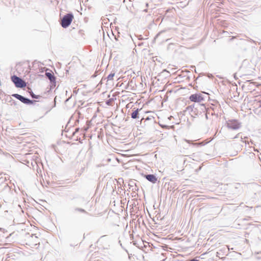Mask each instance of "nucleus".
Segmentation results:
<instances>
[{"label": "nucleus", "instance_id": "9d476101", "mask_svg": "<svg viewBox=\"0 0 261 261\" xmlns=\"http://www.w3.org/2000/svg\"><path fill=\"white\" fill-rule=\"evenodd\" d=\"M213 110H211V109H209L208 108L206 110V114H205V116H206V118L207 119L208 118V115H214V112H213Z\"/></svg>", "mask_w": 261, "mask_h": 261}, {"label": "nucleus", "instance_id": "f257e3e1", "mask_svg": "<svg viewBox=\"0 0 261 261\" xmlns=\"http://www.w3.org/2000/svg\"><path fill=\"white\" fill-rule=\"evenodd\" d=\"M46 97L34 94V108L37 111L38 107L40 106L41 109L42 113L40 117H42L45 114V108L46 106Z\"/></svg>", "mask_w": 261, "mask_h": 261}, {"label": "nucleus", "instance_id": "20e7f679", "mask_svg": "<svg viewBox=\"0 0 261 261\" xmlns=\"http://www.w3.org/2000/svg\"><path fill=\"white\" fill-rule=\"evenodd\" d=\"M204 94H206V93H196L192 94L190 96L189 99L193 102H201L204 101L206 98V96H205Z\"/></svg>", "mask_w": 261, "mask_h": 261}, {"label": "nucleus", "instance_id": "dca6fc26", "mask_svg": "<svg viewBox=\"0 0 261 261\" xmlns=\"http://www.w3.org/2000/svg\"><path fill=\"white\" fill-rule=\"evenodd\" d=\"M30 90V91L29 92L30 94L32 97H33V91L31 89H29Z\"/></svg>", "mask_w": 261, "mask_h": 261}, {"label": "nucleus", "instance_id": "f8f14e48", "mask_svg": "<svg viewBox=\"0 0 261 261\" xmlns=\"http://www.w3.org/2000/svg\"><path fill=\"white\" fill-rule=\"evenodd\" d=\"M36 149H37L36 148L34 147V156H33L34 160V159L37 160V159L38 158V155L39 154L38 150H35Z\"/></svg>", "mask_w": 261, "mask_h": 261}, {"label": "nucleus", "instance_id": "423d86ee", "mask_svg": "<svg viewBox=\"0 0 261 261\" xmlns=\"http://www.w3.org/2000/svg\"><path fill=\"white\" fill-rule=\"evenodd\" d=\"M227 126L229 128L237 129L240 127V124L236 120H230L227 122Z\"/></svg>", "mask_w": 261, "mask_h": 261}, {"label": "nucleus", "instance_id": "7ed1b4c3", "mask_svg": "<svg viewBox=\"0 0 261 261\" xmlns=\"http://www.w3.org/2000/svg\"><path fill=\"white\" fill-rule=\"evenodd\" d=\"M11 80L17 88H22L26 86L27 84L20 77L14 75L11 77Z\"/></svg>", "mask_w": 261, "mask_h": 261}, {"label": "nucleus", "instance_id": "4468645a", "mask_svg": "<svg viewBox=\"0 0 261 261\" xmlns=\"http://www.w3.org/2000/svg\"><path fill=\"white\" fill-rule=\"evenodd\" d=\"M37 228H36V226L35 225H34V230H33V231H34V236H35V237L36 238H38V236H37L38 234L37 233H36V230H37Z\"/></svg>", "mask_w": 261, "mask_h": 261}, {"label": "nucleus", "instance_id": "a211bd4d", "mask_svg": "<svg viewBox=\"0 0 261 261\" xmlns=\"http://www.w3.org/2000/svg\"><path fill=\"white\" fill-rule=\"evenodd\" d=\"M185 141L188 142V143H190V141L189 140H185Z\"/></svg>", "mask_w": 261, "mask_h": 261}, {"label": "nucleus", "instance_id": "9b49d317", "mask_svg": "<svg viewBox=\"0 0 261 261\" xmlns=\"http://www.w3.org/2000/svg\"><path fill=\"white\" fill-rule=\"evenodd\" d=\"M24 162H25V163H24V164H25L26 165H27L28 167H30V166H33V159L31 158L30 159V160L29 161V160H24Z\"/></svg>", "mask_w": 261, "mask_h": 261}, {"label": "nucleus", "instance_id": "f3484780", "mask_svg": "<svg viewBox=\"0 0 261 261\" xmlns=\"http://www.w3.org/2000/svg\"><path fill=\"white\" fill-rule=\"evenodd\" d=\"M26 155H27V158H29L30 157V156L31 155V154H26Z\"/></svg>", "mask_w": 261, "mask_h": 261}, {"label": "nucleus", "instance_id": "2eb2a0df", "mask_svg": "<svg viewBox=\"0 0 261 261\" xmlns=\"http://www.w3.org/2000/svg\"><path fill=\"white\" fill-rule=\"evenodd\" d=\"M75 210L77 211H79V212H83V213L86 212L85 211L84 209L80 208H76L75 209Z\"/></svg>", "mask_w": 261, "mask_h": 261}, {"label": "nucleus", "instance_id": "6e6552de", "mask_svg": "<svg viewBox=\"0 0 261 261\" xmlns=\"http://www.w3.org/2000/svg\"><path fill=\"white\" fill-rule=\"evenodd\" d=\"M145 178L149 181L151 182L152 183H155L157 181V178L155 177V175L153 174H148L146 175Z\"/></svg>", "mask_w": 261, "mask_h": 261}, {"label": "nucleus", "instance_id": "ddd939ff", "mask_svg": "<svg viewBox=\"0 0 261 261\" xmlns=\"http://www.w3.org/2000/svg\"><path fill=\"white\" fill-rule=\"evenodd\" d=\"M115 75L114 72H111L108 76L107 80L108 81H112L113 80V77Z\"/></svg>", "mask_w": 261, "mask_h": 261}, {"label": "nucleus", "instance_id": "f03ea898", "mask_svg": "<svg viewBox=\"0 0 261 261\" xmlns=\"http://www.w3.org/2000/svg\"><path fill=\"white\" fill-rule=\"evenodd\" d=\"M73 18V15L72 13L66 14L61 20V26L63 28H67L71 24Z\"/></svg>", "mask_w": 261, "mask_h": 261}, {"label": "nucleus", "instance_id": "39448f33", "mask_svg": "<svg viewBox=\"0 0 261 261\" xmlns=\"http://www.w3.org/2000/svg\"><path fill=\"white\" fill-rule=\"evenodd\" d=\"M13 97L16 98V99L20 100L22 103L26 105H32L33 104V100H31L28 98L25 97L21 95L18 94H13L12 95Z\"/></svg>", "mask_w": 261, "mask_h": 261}, {"label": "nucleus", "instance_id": "1a4fd4ad", "mask_svg": "<svg viewBox=\"0 0 261 261\" xmlns=\"http://www.w3.org/2000/svg\"><path fill=\"white\" fill-rule=\"evenodd\" d=\"M140 111V110L139 109H137L136 110H135V111H134L132 114H131V117L133 118V119H137V118H138L139 117H138V115H139V111Z\"/></svg>", "mask_w": 261, "mask_h": 261}, {"label": "nucleus", "instance_id": "0eeeda50", "mask_svg": "<svg viewBox=\"0 0 261 261\" xmlns=\"http://www.w3.org/2000/svg\"><path fill=\"white\" fill-rule=\"evenodd\" d=\"M45 75L50 80V82L51 83V84L54 85V86H55V84L56 83V78L54 75L50 72H46Z\"/></svg>", "mask_w": 261, "mask_h": 261}]
</instances>
